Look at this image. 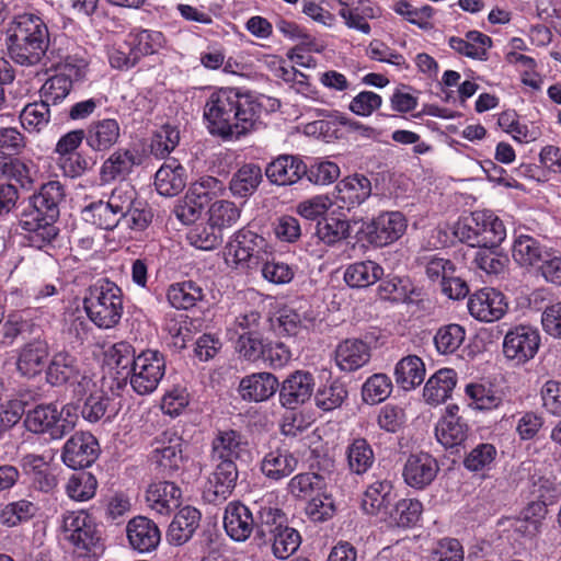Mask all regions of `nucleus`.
Masks as SVG:
<instances>
[{
  "label": "nucleus",
  "instance_id": "obj_1",
  "mask_svg": "<svg viewBox=\"0 0 561 561\" xmlns=\"http://www.w3.org/2000/svg\"><path fill=\"white\" fill-rule=\"evenodd\" d=\"M263 105L251 91L220 88L214 91L204 106V118L211 135L222 139H240L255 129Z\"/></svg>",
  "mask_w": 561,
  "mask_h": 561
},
{
  "label": "nucleus",
  "instance_id": "obj_2",
  "mask_svg": "<svg viewBox=\"0 0 561 561\" xmlns=\"http://www.w3.org/2000/svg\"><path fill=\"white\" fill-rule=\"evenodd\" d=\"M247 453L248 443L240 432L234 430H218L216 432L210 450L214 470L203 489L204 501L219 504L232 494L239 478L236 461Z\"/></svg>",
  "mask_w": 561,
  "mask_h": 561
},
{
  "label": "nucleus",
  "instance_id": "obj_3",
  "mask_svg": "<svg viewBox=\"0 0 561 561\" xmlns=\"http://www.w3.org/2000/svg\"><path fill=\"white\" fill-rule=\"evenodd\" d=\"M64 199L65 188L58 181L44 183L28 198L27 206L19 215L18 225L26 232L25 239L30 247L43 250L55 241L59 233L56 221Z\"/></svg>",
  "mask_w": 561,
  "mask_h": 561
},
{
  "label": "nucleus",
  "instance_id": "obj_4",
  "mask_svg": "<svg viewBox=\"0 0 561 561\" xmlns=\"http://www.w3.org/2000/svg\"><path fill=\"white\" fill-rule=\"evenodd\" d=\"M9 57L18 65L33 67L44 60L49 45V30L37 14L15 15L5 28Z\"/></svg>",
  "mask_w": 561,
  "mask_h": 561
},
{
  "label": "nucleus",
  "instance_id": "obj_5",
  "mask_svg": "<svg viewBox=\"0 0 561 561\" xmlns=\"http://www.w3.org/2000/svg\"><path fill=\"white\" fill-rule=\"evenodd\" d=\"M83 309L91 322L98 328H115L124 312L122 288L108 278H99L87 288Z\"/></svg>",
  "mask_w": 561,
  "mask_h": 561
},
{
  "label": "nucleus",
  "instance_id": "obj_6",
  "mask_svg": "<svg viewBox=\"0 0 561 561\" xmlns=\"http://www.w3.org/2000/svg\"><path fill=\"white\" fill-rule=\"evenodd\" d=\"M454 234L459 241L473 248H497L506 237V229L493 213L476 210L456 222Z\"/></svg>",
  "mask_w": 561,
  "mask_h": 561
},
{
  "label": "nucleus",
  "instance_id": "obj_7",
  "mask_svg": "<svg viewBox=\"0 0 561 561\" xmlns=\"http://www.w3.org/2000/svg\"><path fill=\"white\" fill-rule=\"evenodd\" d=\"M60 529L64 539L72 546L78 557L96 556L102 549L101 531L84 511L66 512Z\"/></svg>",
  "mask_w": 561,
  "mask_h": 561
},
{
  "label": "nucleus",
  "instance_id": "obj_8",
  "mask_svg": "<svg viewBox=\"0 0 561 561\" xmlns=\"http://www.w3.org/2000/svg\"><path fill=\"white\" fill-rule=\"evenodd\" d=\"M226 250L227 255L233 259L237 266L248 271H257L273 253L270 242L248 228L234 232Z\"/></svg>",
  "mask_w": 561,
  "mask_h": 561
},
{
  "label": "nucleus",
  "instance_id": "obj_9",
  "mask_svg": "<svg viewBox=\"0 0 561 561\" xmlns=\"http://www.w3.org/2000/svg\"><path fill=\"white\" fill-rule=\"evenodd\" d=\"M107 202L126 228L142 231L152 220L151 209L144 201L138 199L137 191L130 183L123 182L117 185Z\"/></svg>",
  "mask_w": 561,
  "mask_h": 561
},
{
  "label": "nucleus",
  "instance_id": "obj_10",
  "mask_svg": "<svg viewBox=\"0 0 561 561\" xmlns=\"http://www.w3.org/2000/svg\"><path fill=\"white\" fill-rule=\"evenodd\" d=\"M165 374V358L162 353L146 350L138 354L135 365L128 370L131 389L139 396L152 393Z\"/></svg>",
  "mask_w": 561,
  "mask_h": 561
},
{
  "label": "nucleus",
  "instance_id": "obj_11",
  "mask_svg": "<svg viewBox=\"0 0 561 561\" xmlns=\"http://www.w3.org/2000/svg\"><path fill=\"white\" fill-rule=\"evenodd\" d=\"M45 374L46 381L53 387L76 381L77 386L73 391L78 396H83L91 390V387H95V383L89 376L80 375L78 359L67 352L54 354L46 367Z\"/></svg>",
  "mask_w": 561,
  "mask_h": 561
},
{
  "label": "nucleus",
  "instance_id": "obj_12",
  "mask_svg": "<svg viewBox=\"0 0 561 561\" xmlns=\"http://www.w3.org/2000/svg\"><path fill=\"white\" fill-rule=\"evenodd\" d=\"M183 437L175 430L168 428L153 437L149 460L163 474H172L183 463Z\"/></svg>",
  "mask_w": 561,
  "mask_h": 561
},
{
  "label": "nucleus",
  "instance_id": "obj_13",
  "mask_svg": "<svg viewBox=\"0 0 561 561\" xmlns=\"http://www.w3.org/2000/svg\"><path fill=\"white\" fill-rule=\"evenodd\" d=\"M408 221L398 210L382 211L363 225L362 231L366 241L377 248L389 245L399 240L405 232Z\"/></svg>",
  "mask_w": 561,
  "mask_h": 561
},
{
  "label": "nucleus",
  "instance_id": "obj_14",
  "mask_svg": "<svg viewBox=\"0 0 561 561\" xmlns=\"http://www.w3.org/2000/svg\"><path fill=\"white\" fill-rule=\"evenodd\" d=\"M540 343L538 329L531 325H516L510 329L504 336L503 354L507 360L522 365L536 356Z\"/></svg>",
  "mask_w": 561,
  "mask_h": 561
},
{
  "label": "nucleus",
  "instance_id": "obj_15",
  "mask_svg": "<svg viewBox=\"0 0 561 561\" xmlns=\"http://www.w3.org/2000/svg\"><path fill=\"white\" fill-rule=\"evenodd\" d=\"M255 520V540L259 545L267 543L268 537L287 524L285 513L274 502L273 494H266L252 502Z\"/></svg>",
  "mask_w": 561,
  "mask_h": 561
},
{
  "label": "nucleus",
  "instance_id": "obj_16",
  "mask_svg": "<svg viewBox=\"0 0 561 561\" xmlns=\"http://www.w3.org/2000/svg\"><path fill=\"white\" fill-rule=\"evenodd\" d=\"M316 387L314 376L308 370H296L288 375L278 388V399L283 408L296 411L308 402Z\"/></svg>",
  "mask_w": 561,
  "mask_h": 561
},
{
  "label": "nucleus",
  "instance_id": "obj_17",
  "mask_svg": "<svg viewBox=\"0 0 561 561\" xmlns=\"http://www.w3.org/2000/svg\"><path fill=\"white\" fill-rule=\"evenodd\" d=\"M100 455L98 439L89 432L75 433L64 445L62 462L75 470L90 467Z\"/></svg>",
  "mask_w": 561,
  "mask_h": 561
},
{
  "label": "nucleus",
  "instance_id": "obj_18",
  "mask_svg": "<svg viewBox=\"0 0 561 561\" xmlns=\"http://www.w3.org/2000/svg\"><path fill=\"white\" fill-rule=\"evenodd\" d=\"M58 408L54 403L38 404L26 413L25 427L36 434H48L53 439H60L69 433V422L59 421Z\"/></svg>",
  "mask_w": 561,
  "mask_h": 561
},
{
  "label": "nucleus",
  "instance_id": "obj_19",
  "mask_svg": "<svg viewBox=\"0 0 561 561\" xmlns=\"http://www.w3.org/2000/svg\"><path fill=\"white\" fill-rule=\"evenodd\" d=\"M468 310L479 321L493 322L506 313L507 304L501 291L482 288L469 297Z\"/></svg>",
  "mask_w": 561,
  "mask_h": 561
},
{
  "label": "nucleus",
  "instance_id": "obj_20",
  "mask_svg": "<svg viewBox=\"0 0 561 561\" xmlns=\"http://www.w3.org/2000/svg\"><path fill=\"white\" fill-rule=\"evenodd\" d=\"M48 356L49 346L46 340L34 337L16 351V371L22 377L34 378L43 371Z\"/></svg>",
  "mask_w": 561,
  "mask_h": 561
},
{
  "label": "nucleus",
  "instance_id": "obj_21",
  "mask_svg": "<svg viewBox=\"0 0 561 561\" xmlns=\"http://www.w3.org/2000/svg\"><path fill=\"white\" fill-rule=\"evenodd\" d=\"M224 527L227 535L234 541H245L252 534L255 535V520L252 503L245 505L241 502H230L225 510Z\"/></svg>",
  "mask_w": 561,
  "mask_h": 561
},
{
  "label": "nucleus",
  "instance_id": "obj_22",
  "mask_svg": "<svg viewBox=\"0 0 561 561\" xmlns=\"http://www.w3.org/2000/svg\"><path fill=\"white\" fill-rule=\"evenodd\" d=\"M307 174V164L299 156L279 154L267 163L265 175L278 186L293 185Z\"/></svg>",
  "mask_w": 561,
  "mask_h": 561
},
{
  "label": "nucleus",
  "instance_id": "obj_23",
  "mask_svg": "<svg viewBox=\"0 0 561 561\" xmlns=\"http://www.w3.org/2000/svg\"><path fill=\"white\" fill-rule=\"evenodd\" d=\"M87 146L96 153L105 154L114 148L122 137L121 124L115 118L92 121L84 129Z\"/></svg>",
  "mask_w": 561,
  "mask_h": 561
},
{
  "label": "nucleus",
  "instance_id": "obj_24",
  "mask_svg": "<svg viewBox=\"0 0 561 561\" xmlns=\"http://www.w3.org/2000/svg\"><path fill=\"white\" fill-rule=\"evenodd\" d=\"M438 470L437 460L433 456L417 453L408 457L402 476L408 485L422 490L434 481Z\"/></svg>",
  "mask_w": 561,
  "mask_h": 561
},
{
  "label": "nucleus",
  "instance_id": "obj_25",
  "mask_svg": "<svg viewBox=\"0 0 561 561\" xmlns=\"http://www.w3.org/2000/svg\"><path fill=\"white\" fill-rule=\"evenodd\" d=\"M279 381L272 373L261 371L243 377L238 387L240 397L248 402H263L272 398Z\"/></svg>",
  "mask_w": 561,
  "mask_h": 561
},
{
  "label": "nucleus",
  "instance_id": "obj_26",
  "mask_svg": "<svg viewBox=\"0 0 561 561\" xmlns=\"http://www.w3.org/2000/svg\"><path fill=\"white\" fill-rule=\"evenodd\" d=\"M126 534L131 548L141 553L154 550L161 540L157 524L145 516L131 518L127 524Z\"/></svg>",
  "mask_w": 561,
  "mask_h": 561
},
{
  "label": "nucleus",
  "instance_id": "obj_27",
  "mask_svg": "<svg viewBox=\"0 0 561 561\" xmlns=\"http://www.w3.org/2000/svg\"><path fill=\"white\" fill-rule=\"evenodd\" d=\"M299 460L288 448L277 447L264 455L260 469L265 478L280 481L289 477L298 467Z\"/></svg>",
  "mask_w": 561,
  "mask_h": 561
},
{
  "label": "nucleus",
  "instance_id": "obj_28",
  "mask_svg": "<svg viewBox=\"0 0 561 561\" xmlns=\"http://www.w3.org/2000/svg\"><path fill=\"white\" fill-rule=\"evenodd\" d=\"M397 494L389 480H379L369 484L363 495L362 507L369 515L387 517L396 502Z\"/></svg>",
  "mask_w": 561,
  "mask_h": 561
},
{
  "label": "nucleus",
  "instance_id": "obj_29",
  "mask_svg": "<svg viewBox=\"0 0 561 561\" xmlns=\"http://www.w3.org/2000/svg\"><path fill=\"white\" fill-rule=\"evenodd\" d=\"M202 514L193 506L181 508L173 517L167 531L170 545L182 546L186 543L199 527Z\"/></svg>",
  "mask_w": 561,
  "mask_h": 561
},
{
  "label": "nucleus",
  "instance_id": "obj_30",
  "mask_svg": "<svg viewBox=\"0 0 561 561\" xmlns=\"http://www.w3.org/2000/svg\"><path fill=\"white\" fill-rule=\"evenodd\" d=\"M370 347L358 339H347L335 350V363L345 373L355 371L370 360Z\"/></svg>",
  "mask_w": 561,
  "mask_h": 561
},
{
  "label": "nucleus",
  "instance_id": "obj_31",
  "mask_svg": "<svg viewBox=\"0 0 561 561\" xmlns=\"http://www.w3.org/2000/svg\"><path fill=\"white\" fill-rule=\"evenodd\" d=\"M335 198L341 207L351 209L360 205L371 194V183L364 174H353L340 181L335 187Z\"/></svg>",
  "mask_w": 561,
  "mask_h": 561
},
{
  "label": "nucleus",
  "instance_id": "obj_32",
  "mask_svg": "<svg viewBox=\"0 0 561 561\" xmlns=\"http://www.w3.org/2000/svg\"><path fill=\"white\" fill-rule=\"evenodd\" d=\"M458 380L457 373L451 368H442L434 373L423 389L424 400L431 405L444 403L451 397Z\"/></svg>",
  "mask_w": 561,
  "mask_h": 561
},
{
  "label": "nucleus",
  "instance_id": "obj_33",
  "mask_svg": "<svg viewBox=\"0 0 561 561\" xmlns=\"http://www.w3.org/2000/svg\"><path fill=\"white\" fill-rule=\"evenodd\" d=\"M181 489L170 481H159L149 485L146 501L158 514L167 515L180 505Z\"/></svg>",
  "mask_w": 561,
  "mask_h": 561
},
{
  "label": "nucleus",
  "instance_id": "obj_34",
  "mask_svg": "<svg viewBox=\"0 0 561 561\" xmlns=\"http://www.w3.org/2000/svg\"><path fill=\"white\" fill-rule=\"evenodd\" d=\"M263 181V172L256 163L242 164L231 176L228 188L233 197L252 196Z\"/></svg>",
  "mask_w": 561,
  "mask_h": 561
},
{
  "label": "nucleus",
  "instance_id": "obj_35",
  "mask_svg": "<svg viewBox=\"0 0 561 561\" xmlns=\"http://www.w3.org/2000/svg\"><path fill=\"white\" fill-rule=\"evenodd\" d=\"M137 164L136 154L129 149H118L112 152L102 163L100 180L102 183H111L124 180Z\"/></svg>",
  "mask_w": 561,
  "mask_h": 561
},
{
  "label": "nucleus",
  "instance_id": "obj_36",
  "mask_svg": "<svg viewBox=\"0 0 561 561\" xmlns=\"http://www.w3.org/2000/svg\"><path fill=\"white\" fill-rule=\"evenodd\" d=\"M550 250L536 238L520 234L514 241L512 255L520 266L530 267L538 265L540 267Z\"/></svg>",
  "mask_w": 561,
  "mask_h": 561
},
{
  "label": "nucleus",
  "instance_id": "obj_37",
  "mask_svg": "<svg viewBox=\"0 0 561 561\" xmlns=\"http://www.w3.org/2000/svg\"><path fill=\"white\" fill-rule=\"evenodd\" d=\"M426 368L421 357L407 355L394 366L393 375L397 385L404 391L419 387L425 378Z\"/></svg>",
  "mask_w": 561,
  "mask_h": 561
},
{
  "label": "nucleus",
  "instance_id": "obj_38",
  "mask_svg": "<svg viewBox=\"0 0 561 561\" xmlns=\"http://www.w3.org/2000/svg\"><path fill=\"white\" fill-rule=\"evenodd\" d=\"M185 169L176 161L163 163L154 176L157 192L162 196L178 195L185 187Z\"/></svg>",
  "mask_w": 561,
  "mask_h": 561
},
{
  "label": "nucleus",
  "instance_id": "obj_39",
  "mask_svg": "<svg viewBox=\"0 0 561 561\" xmlns=\"http://www.w3.org/2000/svg\"><path fill=\"white\" fill-rule=\"evenodd\" d=\"M451 49L466 57L486 60L488 49L492 47V38L479 31H469L466 38L451 36L448 41Z\"/></svg>",
  "mask_w": 561,
  "mask_h": 561
},
{
  "label": "nucleus",
  "instance_id": "obj_40",
  "mask_svg": "<svg viewBox=\"0 0 561 561\" xmlns=\"http://www.w3.org/2000/svg\"><path fill=\"white\" fill-rule=\"evenodd\" d=\"M345 456L348 470L357 476L368 472L375 463L373 447L364 437L353 438L346 447Z\"/></svg>",
  "mask_w": 561,
  "mask_h": 561
},
{
  "label": "nucleus",
  "instance_id": "obj_41",
  "mask_svg": "<svg viewBox=\"0 0 561 561\" xmlns=\"http://www.w3.org/2000/svg\"><path fill=\"white\" fill-rule=\"evenodd\" d=\"M469 426L462 417L442 416L435 427V435L445 448L461 446L468 438Z\"/></svg>",
  "mask_w": 561,
  "mask_h": 561
},
{
  "label": "nucleus",
  "instance_id": "obj_42",
  "mask_svg": "<svg viewBox=\"0 0 561 561\" xmlns=\"http://www.w3.org/2000/svg\"><path fill=\"white\" fill-rule=\"evenodd\" d=\"M125 41L138 61L145 56L158 53L165 45L163 33L153 30H134Z\"/></svg>",
  "mask_w": 561,
  "mask_h": 561
},
{
  "label": "nucleus",
  "instance_id": "obj_43",
  "mask_svg": "<svg viewBox=\"0 0 561 561\" xmlns=\"http://www.w3.org/2000/svg\"><path fill=\"white\" fill-rule=\"evenodd\" d=\"M383 268L375 261H360L348 265L344 272V280L352 288L368 287L380 280Z\"/></svg>",
  "mask_w": 561,
  "mask_h": 561
},
{
  "label": "nucleus",
  "instance_id": "obj_44",
  "mask_svg": "<svg viewBox=\"0 0 561 561\" xmlns=\"http://www.w3.org/2000/svg\"><path fill=\"white\" fill-rule=\"evenodd\" d=\"M204 289L193 280L173 283L167 290L169 304L179 310H187L203 300Z\"/></svg>",
  "mask_w": 561,
  "mask_h": 561
},
{
  "label": "nucleus",
  "instance_id": "obj_45",
  "mask_svg": "<svg viewBox=\"0 0 561 561\" xmlns=\"http://www.w3.org/2000/svg\"><path fill=\"white\" fill-rule=\"evenodd\" d=\"M115 414L112 399L103 390L91 391L81 409L82 417L90 423H96L103 419L110 422Z\"/></svg>",
  "mask_w": 561,
  "mask_h": 561
},
{
  "label": "nucleus",
  "instance_id": "obj_46",
  "mask_svg": "<svg viewBox=\"0 0 561 561\" xmlns=\"http://www.w3.org/2000/svg\"><path fill=\"white\" fill-rule=\"evenodd\" d=\"M468 405L476 410L496 409L502 403V397L489 382H470L465 387Z\"/></svg>",
  "mask_w": 561,
  "mask_h": 561
},
{
  "label": "nucleus",
  "instance_id": "obj_47",
  "mask_svg": "<svg viewBox=\"0 0 561 561\" xmlns=\"http://www.w3.org/2000/svg\"><path fill=\"white\" fill-rule=\"evenodd\" d=\"M327 488L325 479L316 472H301L294 476L288 484V492L299 500L320 495Z\"/></svg>",
  "mask_w": 561,
  "mask_h": 561
},
{
  "label": "nucleus",
  "instance_id": "obj_48",
  "mask_svg": "<svg viewBox=\"0 0 561 561\" xmlns=\"http://www.w3.org/2000/svg\"><path fill=\"white\" fill-rule=\"evenodd\" d=\"M82 217L84 221L104 230H113L121 224L123 225V220L115 214L110 203L102 199L87 205L82 209Z\"/></svg>",
  "mask_w": 561,
  "mask_h": 561
},
{
  "label": "nucleus",
  "instance_id": "obj_49",
  "mask_svg": "<svg viewBox=\"0 0 561 561\" xmlns=\"http://www.w3.org/2000/svg\"><path fill=\"white\" fill-rule=\"evenodd\" d=\"M267 542H272V551L277 559L286 560L300 547L301 536L298 530L286 524L271 535Z\"/></svg>",
  "mask_w": 561,
  "mask_h": 561
},
{
  "label": "nucleus",
  "instance_id": "obj_50",
  "mask_svg": "<svg viewBox=\"0 0 561 561\" xmlns=\"http://www.w3.org/2000/svg\"><path fill=\"white\" fill-rule=\"evenodd\" d=\"M19 118L26 131L39 134L50 122L49 105L42 100L28 103L21 111Z\"/></svg>",
  "mask_w": 561,
  "mask_h": 561
},
{
  "label": "nucleus",
  "instance_id": "obj_51",
  "mask_svg": "<svg viewBox=\"0 0 561 561\" xmlns=\"http://www.w3.org/2000/svg\"><path fill=\"white\" fill-rule=\"evenodd\" d=\"M423 505L415 499H402L394 502L387 517L398 527L409 528L414 526L422 514Z\"/></svg>",
  "mask_w": 561,
  "mask_h": 561
},
{
  "label": "nucleus",
  "instance_id": "obj_52",
  "mask_svg": "<svg viewBox=\"0 0 561 561\" xmlns=\"http://www.w3.org/2000/svg\"><path fill=\"white\" fill-rule=\"evenodd\" d=\"M466 339V330L457 323L442 325L434 335V344L439 354L456 353Z\"/></svg>",
  "mask_w": 561,
  "mask_h": 561
},
{
  "label": "nucleus",
  "instance_id": "obj_53",
  "mask_svg": "<svg viewBox=\"0 0 561 561\" xmlns=\"http://www.w3.org/2000/svg\"><path fill=\"white\" fill-rule=\"evenodd\" d=\"M207 215L208 222L221 232L237 224L241 209L231 201L219 199L210 204Z\"/></svg>",
  "mask_w": 561,
  "mask_h": 561
},
{
  "label": "nucleus",
  "instance_id": "obj_54",
  "mask_svg": "<svg viewBox=\"0 0 561 561\" xmlns=\"http://www.w3.org/2000/svg\"><path fill=\"white\" fill-rule=\"evenodd\" d=\"M96 489V478L87 471H79L71 474L65 488L67 495L77 502L91 500L95 495Z\"/></svg>",
  "mask_w": 561,
  "mask_h": 561
},
{
  "label": "nucleus",
  "instance_id": "obj_55",
  "mask_svg": "<svg viewBox=\"0 0 561 561\" xmlns=\"http://www.w3.org/2000/svg\"><path fill=\"white\" fill-rule=\"evenodd\" d=\"M348 391L344 382L339 379L319 388L314 394L316 405L322 411H333L344 403Z\"/></svg>",
  "mask_w": 561,
  "mask_h": 561
},
{
  "label": "nucleus",
  "instance_id": "obj_56",
  "mask_svg": "<svg viewBox=\"0 0 561 561\" xmlns=\"http://www.w3.org/2000/svg\"><path fill=\"white\" fill-rule=\"evenodd\" d=\"M38 507L32 501L22 499L8 503L0 511V523L7 527H14L32 519Z\"/></svg>",
  "mask_w": 561,
  "mask_h": 561
},
{
  "label": "nucleus",
  "instance_id": "obj_57",
  "mask_svg": "<svg viewBox=\"0 0 561 561\" xmlns=\"http://www.w3.org/2000/svg\"><path fill=\"white\" fill-rule=\"evenodd\" d=\"M392 381L382 373L374 374L364 382L362 397L368 404H377L385 401L392 392Z\"/></svg>",
  "mask_w": 561,
  "mask_h": 561
},
{
  "label": "nucleus",
  "instance_id": "obj_58",
  "mask_svg": "<svg viewBox=\"0 0 561 561\" xmlns=\"http://www.w3.org/2000/svg\"><path fill=\"white\" fill-rule=\"evenodd\" d=\"M496 455L497 451L494 445L480 443L467 454L463 459V467L470 472L490 470Z\"/></svg>",
  "mask_w": 561,
  "mask_h": 561
},
{
  "label": "nucleus",
  "instance_id": "obj_59",
  "mask_svg": "<svg viewBox=\"0 0 561 561\" xmlns=\"http://www.w3.org/2000/svg\"><path fill=\"white\" fill-rule=\"evenodd\" d=\"M225 191L226 185L222 181L215 176L204 175L191 184L187 193L195 201L208 205L213 198L224 195Z\"/></svg>",
  "mask_w": 561,
  "mask_h": 561
},
{
  "label": "nucleus",
  "instance_id": "obj_60",
  "mask_svg": "<svg viewBox=\"0 0 561 561\" xmlns=\"http://www.w3.org/2000/svg\"><path fill=\"white\" fill-rule=\"evenodd\" d=\"M187 240L193 247L209 251L221 244L222 233L207 221L206 225L199 224L192 228Z\"/></svg>",
  "mask_w": 561,
  "mask_h": 561
},
{
  "label": "nucleus",
  "instance_id": "obj_61",
  "mask_svg": "<svg viewBox=\"0 0 561 561\" xmlns=\"http://www.w3.org/2000/svg\"><path fill=\"white\" fill-rule=\"evenodd\" d=\"M72 80L65 75H55L47 79L41 88L42 101L57 104L61 102L71 91Z\"/></svg>",
  "mask_w": 561,
  "mask_h": 561
},
{
  "label": "nucleus",
  "instance_id": "obj_62",
  "mask_svg": "<svg viewBox=\"0 0 561 561\" xmlns=\"http://www.w3.org/2000/svg\"><path fill=\"white\" fill-rule=\"evenodd\" d=\"M316 234L328 245H334L346 239L350 234V224L339 218H329L318 221Z\"/></svg>",
  "mask_w": 561,
  "mask_h": 561
},
{
  "label": "nucleus",
  "instance_id": "obj_63",
  "mask_svg": "<svg viewBox=\"0 0 561 561\" xmlns=\"http://www.w3.org/2000/svg\"><path fill=\"white\" fill-rule=\"evenodd\" d=\"M179 141V129L170 124H164L156 131L152 138L151 152L158 158H164L175 149Z\"/></svg>",
  "mask_w": 561,
  "mask_h": 561
},
{
  "label": "nucleus",
  "instance_id": "obj_64",
  "mask_svg": "<svg viewBox=\"0 0 561 561\" xmlns=\"http://www.w3.org/2000/svg\"><path fill=\"white\" fill-rule=\"evenodd\" d=\"M259 270L264 279L275 285L288 284L295 276L293 266L275 260L274 252L260 265Z\"/></svg>",
  "mask_w": 561,
  "mask_h": 561
}]
</instances>
